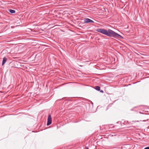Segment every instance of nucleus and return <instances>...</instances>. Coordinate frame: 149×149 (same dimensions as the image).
Listing matches in <instances>:
<instances>
[{
  "label": "nucleus",
  "instance_id": "obj_1",
  "mask_svg": "<svg viewBox=\"0 0 149 149\" xmlns=\"http://www.w3.org/2000/svg\"><path fill=\"white\" fill-rule=\"evenodd\" d=\"M96 31L97 32L101 33L110 37H112L115 38H123L120 35L115 33L111 29H109L108 31H107L104 29H97Z\"/></svg>",
  "mask_w": 149,
  "mask_h": 149
},
{
  "label": "nucleus",
  "instance_id": "obj_2",
  "mask_svg": "<svg viewBox=\"0 0 149 149\" xmlns=\"http://www.w3.org/2000/svg\"><path fill=\"white\" fill-rule=\"evenodd\" d=\"M52 120L51 116L50 115H49L48 116L47 125H50L52 123Z\"/></svg>",
  "mask_w": 149,
  "mask_h": 149
},
{
  "label": "nucleus",
  "instance_id": "obj_3",
  "mask_svg": "<svg viewBox=\"0 0 149 149\" xmlns=\"http://www.w3.org/2000/svg\"><path fill=\"white\" fill-rule=\"evenodd\" d=\"M84 23H94V22L89 19L85 18L84 19Z\"/></svg>",
  "mask_w": 149,
  "mask_h": 149
},
{
  "label": "nucleus",
  "instance_id": "obj_4",
  "mask_svg": "<svg viewBox=\"0 0 149 149\" xmlns=\"http://www.w3.org/2000/svg\"><path fill=\"white\" fill-rule=\"evenodd\" d=\"M6 61L7 58L5 57L3 58V61L2 63V65H3L5 63H6Z\"/></svg>",
  "mask_w": 149,
  "mask_h": 149
},
{
  "label": "nucleus",
  "instance_id": "obj_5",
  "mask_svg": "<svg viewBox=\"0 0 149 149\" xmlns=\"http://www.w3.org/2000/svg\"><path fill=\"white\" fill-rule=\"evenodd\" d=\"M94 88L95 89L98 91H100V87L99 86H95Z\"/></svg>",
  "mask_w": 149,
  "mask_h": 149
},
{
  "label": "nucleus",
  "instance_id": "obj_6",
  "mask_svg": "<svg viewBox=\"0 0 149 149\" xmlns=\"http://www.w3.org/2000/svg\"><path fill=\"white\" fill-rule=\"evenodd\" d=\"M9 12L11 13H14L15 12V11L14 10L10 9L9 10Z\"/></svg>",
  "mask_w": 149,
  "mask_h": 149
},
{
  "label": "nucleus",
  "instance_id": "obj_7",
  "mask_svg": "<svg viewBox=\"0 0 149 149\" xmlns=\"http://www.w3.org/2000/svg\"><path fill=\"white\" fill-rule=\"evenodd\" d=\"M144 149H149V147H147L144 148Z\"/></svg>",
  "mask_w": 149,
  "mask_h": 149
},
{
  "label": "nucleus",
  "instance_id": "obj_8",
  "mask_svg": "<svg viewBox=\"0 0 149 149\" xmlns=\"http://www.w3.org/2000/svg\"><path fill=\"white\" fill-rule=\"evenodd\" d=\"M85 149H88V148L87 147H85Z\"/></svg>",
  "mask_w": 149,
  "mask_h": 149
},
{
  "label": "nucleus",
  "instance_id": "obj_9",
  "mask_svg": "<svg viewBox=\"0 0 149 149\" xmlns=\"http://www.w3.org/2000/svg\"><path fill=\"white\" fill-rule=\"evenodd\" d=\"M100 92H101L102 93H103V91H102V90H101V91H100Z\"/></svg>",
  "mask_w": 149,
  "mask_h": 149
},
{
  "label": "nucleus",
  "instance_id": "obj_10",
  "mask_svg": "<svg viewBox=\"0 0 149 149\" xmlns=\"http://www.w3.org/2000/svg\"><path fill=\"white\" fill-rule=\"evenodd\" d=\"M139 113H141V112H140Z\"/></svg>",
  "mask_w": 149,
  "mask_h": 149
}]
</instances>
